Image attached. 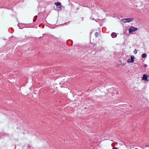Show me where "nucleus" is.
Returning <instances> with one entry per match:
<instances>
[{"label":"nucleus","instance_id":"obj_1","mask_svg":"<svg viewBox=\"0 0 149 149\" xmlns=\"http://www.w3.org/2000/svg\"><path fill=\"white\" fill-rule=\"evenodd\" d=\"M133 19H134L133 18H126L124 19H123L121 20V21H123L125 23H126L130 22L133 21Z\"/></svg>","mask_w":149,"mask_h":149},{"label":"nucleus","instance_id":"obj_2","mask_svg":"<svg viewBox=\"0 0 149 149\" xmlns=\"http://www.w3.org/2000/svg\"><path fill=\"white\" fill-rule=\"evenodd\" d=\"M138 30L137 28H136L134 26H132L129 29V33H131L133 31H135Z\"/></svg>","mask_w":149,"mask_h":149},{"label":"nucleus","instance_id":"obj_3","mask_svg":"<svg viewBox=\"0 0 149 149\" xmlns=\"http://www.w3.org/2000/svg\"><path fill=\"white\" fill-rule=\"evenodd\" d=\"M135 58L134 56H132L131 57V58H130L127 60V62L128 63H133L134 61V59Z\"/></svg>","mask_w":149,"mask_h":149},{"label":"nucleus","instance_id":"obj_4","mask_svg":"<svg viewBox=\"0 0 149 149\" xmlns=\"http://www.w3.org/2000/svg\"><path fill=\"white\" fill-rule=\"evenodd\" d=\"M54 4L56 5L57 8H59L60 10L61 9V8L62 7V5L61 3L59 2H55Z\"/></svg>","mask_w":149,"mask_h":149},{"label":"nucleus","instance_id":"obj_5","mask_svg":"<svg viewBox=\"0 0 149 149\" xmlns=\"http://www.w3.org/2000/svg\"><path fill=\"white\" fill-rule=\"evenodd\" d=\"M148 75H147L146 74H143V77H142V79L143 80L146 81H148Z\"/></svg>","mask_w":149,"mask_h":149},{"label":"nucleus","instance_id":"obj_6","mask_svg":"<svg viewBox=\"0 0 149 149\" xmlns=\"http://www.w3.org/2000/svg\"><path fill=\"white\" fill-rule=\"evenodd\" d=\"M111 36L113 38H114L117 36V34L115 33H113L111 34Z\"/></svg>","mask_w":149,"mask_h":149},{"label":"nucleus","instance_id":"obj_7","mask_svg":"<svg viewBox=\"0 0 149 149\" xmlns=\"http://www.w3.org/2000/svg\"><path fill=\"white\" fill-rule=\"evenodd\" d=\"M146 56V54L144 53L142 54V57L143 58H145Z\"/></svg>","mask_w":149,"mask_h":149},{"label":"nucleus","instance_id":"obj_8","mask_svg":"<svg viewBox=\"0 0 149 149\" xmlns=\"http://www.w3.org/2000/svg\"><path fill=\"white\" fill-rule=\"evenodd\" d=\"M99 34L97 32H96L95 33V35L97 37L98 36Z\"/></svg>","mask_w":149,"mask_h":149},{"label":"nucleus","instance_id":"obj_9","mask_svg":"<svg viewBox=\"0 0 149 149\" xmlns=\"http://www.w3.org/2000/svg\"><path fill=\"white\" fill-rule=\"evenodd\" d=\"M134 53L135 54H136L137 53V50L136 49L134 51Z\"/></svg>","mask_w":149,"mask_h":149},{"label":"nucleus","instance_id":"obj_10","mask_svg":"<svg viewBox=\"0 0 149 149\" xmlns=\"http://www.w3.org/2000/svg\"><path fill=\"white\" fill-rule=\"evenodd\" d=\"M112 149H118V148L116 147L113 148Z\"/></svg>","mask_w":149,"mask_h":149},{"label":"nucleus","instance_id":"obj_11","mask_svg":"<svg viewBox=\"0 0 149 149\" xmlns=\"http://www.w3.org/2000/svg\"><path fill=\"white\" fill-rule=\"evenodd\" d=\"M148 65H144V67L146 68V67H147Z\"/></svg>","mask_w":149,"mask_h":149},{"label":"nucleus","instance_id":"obj_12","mask_svg":"<svg viewBox=\"0 0 149 149\" xmlns=\"http://www.w3.org/2000/svg\"><path fill=\"white\" fill-rule=\"evenodd\" d=\"M37 17V16H35V17H36H36Z\"/></svg>","mask_w":149,"mask_h":149}]
</instances>
